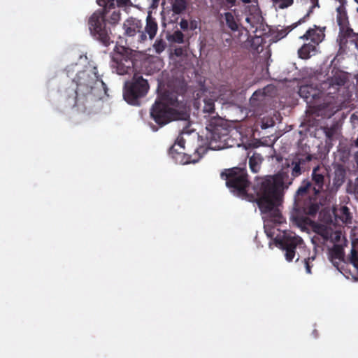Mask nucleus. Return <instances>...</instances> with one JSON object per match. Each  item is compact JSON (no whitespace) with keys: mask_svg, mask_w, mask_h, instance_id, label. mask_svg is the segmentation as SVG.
Segmentation results:
<instances>
[{"mask_svg":"<svg viewBox=\"0 0 358 358\" xmlns=\"http://www.w3.org/2000/svg\"><path fill=\"white\" fill-rule=\"evenodd\" d=\"M184 54V50L182 48H178L174 50V55L177 57H181Z\"/></svg>","mask_w":358,"mask_h":358,"instance_id":"nucleus-43","label":"nucleus"},{"mask_svg":"<svg viewBox=\"0 0 358 358\" xmlns=\"http://www.w3.org/2000/svg\"><path fill=\"white\" fill-rule=\"evenodd\" d=\"M355 159L357 163V167H358V151L355 155Z\"/></svg>","mask_w":358,"mask_h":358,"instance_id":"nucleus-48","label":"nucleus"},{"mask_svg":"<svg viewBox=\"0 0 358 358\" xmlns=\"http://www.w3.org/2000/svg\"><path fill=\"white\" fill-rule=\"evenodd\" d=\"M244 13L249 14L250 16H256L257 18H261L260 9L257 4H251L246 6L244 9Z\"/></svg>","mask_w":358,"mask_h":358,"instance_id":"nucleus-31","label":"nucleus"},{"mask_svg":"<svg viewBox=\"0 0 358 358\" xmlns=\"http://www.w3.org/2000/svg\"><path fill=\"white\" fill-rule=\"evenodd\" d=\"M348 39H349V38L345 37L341 34H338V38L337 39V41L338 42V44H339V47H340L339 50L340 51L345 50V49L346 48V45H347Z\"/></svg>","mask_w":358,"mask_h":358,"instance_id":"nucleus-34","label":"nucleus"},{"mask_svg":"<svg viewBox=\"0 0 358 358\" xmlns=\"http://www.w3.org/2000/svg\"><path fill=\"white\" fill-rule=\"evenodd\" d=\"M143 30L145 35H148L151 40L153 39L157 34L158 24L156 19L152 16L150 12L148 13L146 17V24L144 29L143 28Z\"/></svg>","mask_w":358,"mask_h":358,"instance_id":"nucleus-17","label":"nucleus"},{"mask_svg":"<svg viewBox=\"0 0 358 358\" xmlns=\"http://www.w3.org/2000/svg\"><path fill=\"white\" fill-rule=\"evenodd\" d=\"M315 257H308L306 259H304L303 264L306 268V273L308 274L311 273V268L313 266L312 264H310V262L314 261Z\"/></svg>","mask_w":358,"mask_h":358,"instance_id":"nucleus-38","label":"nucleus"},{"mask_svg":"<svg viewBox=\"0 0 358 358\" xmlns=\"http://www.w3.org/2000/svg\"><path fill=\"white\" fill-rule=\"evenodd\" d=\"M221 178L226 181V185L230 192L234 195L249 201L255 202V185L252 187V192L248 193L250 182L245 168L233 167L225 169L222 172Z\"/></svg>","mask_w":358,"mask_h":358,"instance_id":"nucleus-6","label":"nucleus"},{"mask_svg":"<svg viewBox=\"0 0 358 358\" xmlns=\"http://www.w3.org/2000/svg\"><path fill=\"white\" fill-rule=\"evenodd\" d=\"M273 3L280 9H285L294 3V0H272Z\"/></svg>","mask_w":358,"mask_h":358,"instance_id":"nucleus-32","label":"nucleus"},{"mask_svg":"<svg viewBox=\"0 0 358 358\" xmlns=\"http://www.w3.org/2000/svg\"><path fill=\"white\" fill-rule=\"evenodd\" d=\"M275 121L273 118H266L264 117L262 120V129H267L269 127H271L274 126Z\"/></svg>","mask_w":358,"mask_h":358,"instance_id":"nucleus-37","label":"nucleus"},{"mask_svg":"<svg viewBox=\"0 0 358 358\" xmlns=\"http://www.w3.org/2000/svg\"><path fill=\"white\" fill-rule=\"evenodd\" d=\"M132 50L115 45L111 55V67L119 75L129 74L134 71V62Z\"/></svg>","mask_w":358,"mask_h":358,"instance_id":"nucleus-9","label":"nucleus"},{"mask_svg":"<svg viewBox=\"0 0 358 358\" xmlns=\"http://www.w3.org/2000/svg\"><path fill=\"white\" fill-rule=\"evenodd\" d=\"M259 20L260 18H257V17L256 16L248 15L245 17V21L247 23L249 24V26L245 27V29L247 31H250L255 28V30L253 31L255 32L257 29V24H259Z\"/></svg>","mask_w":358,"mask_h":358,"instance_id":"nucleus-29","label":"nucleus"},{"mask_svg":"<svg viewBox=\"0 0 358 358\" xmlns=\"http://www.w3.org/2000/svg\"><path fill=\"white\" fill-rule=\"evenodd\" d=\"M111 10V13H109L106 17V21L107 20L111 24H115L120 20V10L119 8H115V6L110 7V11Z\"/></svg>","mask_w":358,"mask_h":358,"instance_id":"nucleus-28","label":"nucleus"},{"mask_svg":"<svg viewBox=\"0 0 358 358\" xmlns=\"http://www.w3.org/2000/svg\"><path fill=\"white\" fill-rule=\"evenodd\" d=\"M76 83V94L77 96L92 94L96 96L101 87L106 91V85L101 79H99L96 73L90 75L88 72L80 71L74 79Z\"/></svg>","mask_w":358,"mask_h":358,"instance_id":"nucleus-7","label":"nucleus"},{"mask_svg":"<svg viewBox=\"0 0 358 358\" xmlns=\"http://www.w3.org/2000/svg\"><path fill=\"white\" fill-rule=\"evenodd\" d=\"M280 248L285 251V257L287 262H292L296 255V248L304 247L303 239L296 234H285L282 238L276 240Z\"/></svg>","mask_w":358,"mask_h":358,"instance_id":"nucleus-10","label":"nucleus"},{"mask_svg":"<svg viewBox=\"0 0 358 358\" xmlns=\"http://www.w3.org/2000/svg\"><path fill=\"white\" fill-rule=\"evenodd\" d=\"M317 52V47L315 44L310 43H304L299 50L298 55L299 58L303 59H308L312 55H315Z\"/></svg>","mask_w":358,"mask_h":358,"instance_id":"nucleus-19","label":"nucleus"},{"mask_svg":"<svg viewBox=\"0 0 358 358\" xmlns=\"http://www.w3.org/2000/svg\"><path fill=\"white\" fill-rule=\"evenodd\" d=\"M188 0H171V10L175 15L184 13L188 8Z\"/></svg>","mask_w":358,"mask_h":358,"instance_id":"nucleus-20","label":"nucleus"},{"mask_svg":"<svg viewBox=\"0 0 358 358\" xmlns=\"http://www.w3.org/2000/svg\"><path fill=\"white\" fill-rule=\"evenodd\" d=\"M257 94V92H255L253 94H252V99H255V96Z\"/></svg>","mask_w":358,"mask_h":358,"instance_id":"nucleus-52","label":"nucleus"},{"mask_svg":"<svg viewBox=\"0 0 358 358\" xmlns=\"http://www.w3.org/2000/svg\"><path fill=\"white\" fill-rule=\"evenodd\" d=\"M348 78L342 71L336 72L331 78L321 85L320 89L313 85L301 86L299 94L308 107L316 110H333L348 103L352 93L345 86Z\"/></svg>","mask_w":358,"mask_h":358,"instance_id":"nucleus-1","label":"nucleus"},{"mask_svg":"<svg viewBox=\"0 0 358 358\" xmlns=\"http://www.w3.org/2000/svg\"><path fill=\"white\" fill-rule=\"evenodd\" d=\"M319 205L317 203H310L303 207V212L306 215H301L297 212L292 215V220L299 227H305L309 224L310 220L306 215L315 216L319 210Z\"/></svg>","mask_w":358,"mask_h":358,"instance_id":"nucleus-15","label":"nucleus"},{"mask_svg":"<svg viewBox=\"0 0 358 358\" xmlns=\"http://www.w3.org/2000/svg\"><path fill=\"white\" fill-rule=\"evenodd\" d=\"M327 174V170L324 166L317 165L313 169L310 182L313 186V194L315 196L318 195L324 190Z\"/></svg>","mask_w":358,"mask_h":358,"instance_id":"nucleus-13","label":"nucleus"},{"mask_svg":"<svg viewBox=\"0 0 358 358\" xmlns=\"http://www.w3.org/2000/svg\"><path fill=\"white\" fill-rule=\"evenodd\" d=\"M335 255L337 258L341 259L343 255V252L341 248H337L334 251Z\"/></svg>","mask_w":358,"mask_h":358,"instance_id":"nucleus-44","label":"nucleus"},{"mask_svg":"<svg viewBox=\"0 0 358 358\" xmlns=\"http://www.w3.org/2000/svg\"><path fill=\"white\" fill-rule=\"evenodd\" d=\"M327 27H320L314 24L312 27H310L306 33L299 37L302 40H310V43L315 44L316 47L321 43L325 38V31Z\"/></svg>","mask_w":358,"mask_h":358,"instance_id":"nucleus-16","label":"nucleus"},{"mask_svg":"<svg viewBox=\"0 0 358 358\" xmlns=\"http://www.w3.org/2000/svg\"><path fill=\"white\" fill-rule=\"evenodd\" d=\"M353 146L358 148V138L355 141L354 143L352 144Z\"/></svg>","mask_w":358,"mask_h":358,"instance_id":"nucleus-49","label":"nucleus"},{"mask_svg":"<svg viewBox=\"0 0 358 358\" xmlns=\"http://www.w3.org/2000/svg\"><path fill=\"white\" fill-rule=\"evenodd\" d=\"M334 214L336 217L338 218L343 223H351L352 217L347 206H341L338 210L334 211Z\"/></svg>","mask_w":358,"mask_h":358,"instance_id":"nucleus-24","label":"nucleus"},{"mask_svg":"<svg viewBox=\"0 0 358 358\" xmlns=\"http://www.w3.org/2000/svg\"><path fill=\"white\" fill-rule=\"evenodd\" d=\"M189 24V30L194 31L199 27V22L195 19H190Z\"/></svg>","mask_w":358,"mask_h":358,"instance_id":"nucleus-41","label":"nucleus"},{"mask_svg":"<svg viewBox=\"0 0 358 358\" xmlns=\"http://www.w3.org/2000/svg\"><path fill=\"white\" fill-rule=\"evenodd\" d=\"M185 140L183 139L182 137H178L176 143H174V145L173 146H175V149H177L176 147H179V149L180 150H184L185 149Z\"/></svg>","mask_w":358,"mask_h":358,"instance_id":"nucleus-39","label":"nucleus"},{"mask_svg":"<svg viewBox=\"0 0 358 358\" xmlns=\"http://www.w3.org/2000/svg\"><path fill=\"white\" fill-rule=\"evenodd\" d=\"M313 159L316 158L311 154L297 153L292 159L291 164L288 165L291 175L294 178H297L303 173L308 171Z\"/></svg>","mask_w":358,"mask_h":358,"instance_id":"nucleus-11","label":"nucleus"},{"mask_svg":"<svg viewBox=\"0 0 358 358\" xmlns=\"http://www.w3.org/2000/svg\"><path fill=\"white\" fill-rule=\"evenodd\" d=\"M102 9L95 11L89 18V29L92 36L104 46L113 43L111 31L106 24V17L110 12V7L115 6L114 0H96Z\"/></svg>","mask_w":358,"mask_h":358,"instance_id":"nucleus-5","label":"nucleus"},{"mask_svg":"<svg viewBox=\"0 0 358 358\" xmlns=\"http://www.w3.org/2000/svg\"><path fill=\"white\" fill-rule=\"evenodd\" d=\"M153 47L154 49L155 50V52L158 54H160L165 50L166 47V43L162 39L156 40L153 45Z\"/></svg>","mask_w":358,"mask_h":358,"instance_id":"nucleus-33","label":"nucleus"},{"mask_svg":"<svg viewBox=\"0 0 358 358\" xmlns=\"http://www.w3.org/2000/svg\"><path fill=\"white\" fill-rule=\"evenodd\" d=\"M129 0H117L118 6H127Z\"/></svg>","mask_w":358,"mask_h":358,"instance_id":"nucleus-46","label":"nucleus"},{"mask_svg":"<svg viewBox=\"0 0 358 358\" xmlns=\"http://www.w3.org/2000/svg\"><path fill=\"white\" fill-rule=\"evenodd\" d=\"M222 1L224 6L231 8L236 5V0H222Z\"/></svg>","mask_w":358,"mask_h":358,"instance_id":"nucleus-42","label":"nucleus"},{"mask_svg":"<svg viewBox=\"0 0 358 358\" xmlns=\"http://www.w3.org/2000/svg\"><path fill=\"white\" fill-rule=\"evenodd\" d=\"M312 196L315 195L313 194V189L310 180H303L296 191V196L298 199H300L304 197L310 199Z\"/></svg>","mask_w":358,"mask_h":358,"instance_id":"nucleus-18","label":"nucleus"},{"mask_svg":"<svg viewBox=\"0 0 358 358\" xmlns=\"http://www.w3.org/2000/svg\"><path fill=\"white\" fill-rule=\"evenodd\" d=\"M159 1L160 0H150V1H151L150 7L152 8H156L159 6Z\"/></svg>","mask_w":358,"mask_h":358,"instance_id":"nucleus-45","label":"nucleus"},{"mask_svg":"<svg viewBox=\"0 0 358 358\" xmlns=\"http://www.w3.org/2000/svg\"><path fill=\"white\" fill-rule=\"evenodd\" d=\"M152 130H153V131H157V130H158V127H156V126H155V125H152Z\"/></svg>","mask_w":358,"mask_h":358,"instance_id":"nucleus-50","label":"nucleus"},{"mask_svg":"<svg viewBox=\"0 0 358 358\" xmlns=\"http://www.w3.org/2000/svg\"><path fill=\"white\" fill-rule=\"evenodd\" d=\"M348 191L350 193H352L356 196H358V177L355 178L353 182H350L348 185Z\"/></svg>","mask_w":358,"mask_h":358,"instance_id":"nucleus-35","label":"nucleus"},{"mask_svg":"<svg viewBox=\"0 0 358 358\" xmlns=\"http://www.w3.org/2000/svg\"><path fill=\"white\" fill-rule=\"evenodd\" d=\"M264 159L259 153H254L249 157V166L252 172L258 173L261 169V165Z\"/></svg>","mask_w":358,"mask_h":358,"instance_id":"nucleus-22","label":"nucleus"},{"mask_svg":"<svg viewBox=\"0 0 358 358\" xmlns=\"http://www.w3.org/2000/svg\"><path fill=\"white\" fill-rule=\"evenodd\" d=\"M185 36L180 30L173 31L172 34L168 36V40L171 43H183Z\"/></svg>","mask_w":358,"mask_h":358,"instance_id":"nucleus-30","label":"nucleus"},{"mask_svg":"<svg viewBox=\"0 0 358 358\" xmlns=\"http://www.w3.org/2000/svg\"><path fill=\"white\" fill-rule=\"evenodd\" d=\"M203 113L207 119L206 129L208 131L207 139L209 148L222 150L228 146L230 126L224 119L215 111V102L212 99H203Z\"/></svg>","mask_w":358,"mask_h":358,"instance_id":"nucleus-3","label":"nucleus"},{"mask_svg":"<svg viewBox=\"0 0 358 358\" xmlns=\"http://www.w3.org/2000/svg\"><path fill=\"white\" fill-rule=\"evenodd\" d=\"M242 1L245 3H249L251 2V0H242Z\"/></svg>","mask_w":358,"mask_h":358,"instance_id":"nucleus-51","label":"nucleus"},{"mask_svg":"<svg viewBox=\"0 0 358 358\" xmlns=\"http://www.w3.org/2000/svg\"><path fill=\"white\" fill-rule=\"evenodd\" d=\"M149 90V84L147 80L142 76L134 74L131 80L124 83L123 88L124 99L133 106H138L140 99L145 96Z\"/></svg>","mask_w":358,"mask_h":358,"instance_id":"nucleus-8","label":"nucleus"},{"mask_svg":"<svg viewBox=\"0 0 358 358\" xmlns=\"http://www.w3.org/2000/svg\"><path fill=\"white\" fill-rule=\"evenodd\" d=\"M311 12H312V10H310L308 12V13L304 17L301 18L297 22L292 24L291 26L287 27L285 29H281L280 31H279L278 32V36L280 37V38L286 36L287 35V34L289 31H291L293 29L296 28L298 25L305 22L307 20V19L308 18V17L310 16V14Z\"/></svg>","mask_w":358,"mask_h":358,"instance_id":"nucleus-25","label":"nucleus"},{"mask_svg":"<svg viewBox=\"0 0 358 358\" xmlns=\"http://www.w3.org/2000/svg\"><path fill=\"white\" fill-rule=\"evenodd\" d=\"M332 135H333V132H332L331 131H329H329H327L326 132V136H327V137L328 138H329V139L332 137Z\"/></svg>","mask_w":358,"mask_h":358,"instance_id":"nucleus-47","label":"nucleus"},{"mask_svg":"<svg viewBox=\"0 0 358 358\" xmlns=\"http://www.w3.org/2000/svg\"><path fill=\"white\" fill-rule=\"evenodd\" d=\"M350 261L353 264V266L358 270V253L354 248H352L351 250Z\"/></svg>","mask_w":358,"mask_h":358,"instance_id":"nucleus-36","label":"nucleus"},{"mask_svg":"<svg viewBox=\"0 0 358 358\" xmlns=\"http://www.w3.org/2000/svg\"><path fill=\"white\" fill-rule=\"evenodd\" d=\"M339 34H342L343 36L349 38L350 39V41L352 43H355L356 46H357V40H358V34L355 33L353 31V29L350 27H348L347 25H344L343 27H340V31Z\"/></svg>","mask_w":358,"mask_h":358,"instance_id":"nucleus-26","label":"nucleus"},{"mask_svg":"<svg viewBox=\"0 0 358 358\" xmlns=\"http://www.w3.org/2000/svg\"><path fill=\"white\" fill-rule=\"evenodd\" d=\"M182 103L178 99L176 92L166 91L155 102L150 108L151 118L159 126L163 127L173 120H187L189 114L179 111Z\"/></svg>","mask_w":358,"mask_h":358,"instance_id":"nucleus-4","label":"nucleus"},{"mask_svg":"<svg viewBox=\"0 0 358 358\" xmlns=\"http://www.w3.org/2000/svg\"><path fill=\"white\" fill-rule=\"evenodd\" d=\"M345 175V170L342 166H338L335 169L333 184L336 187H339L344 183Z\"/></svg>","mask_w":358,"mask_h":358,"instance_id":"nucleus-23","label":"nucleus"},{"mask_svg":"<svg viewBox=\"0 0 358 358\" xmlns=\"http://www.w3.org/2000/svg\"><path fill=\"white\" fill-rule=\"evenodd\" d=\"M180 29L185 31L188 29H189V21L185 18H182L180 23H179Z\"/></svg>","mask_w":358,"mask_h":358,"instance_id":"nucleus-40","label":"nucleus"},{"mask_svg":"<svg viewBox=\"0 0 358 358\" xmlns=\"http://www.w3.org/2000/svg\"><path fill=\"white\" fill-rule=\"evenodd\" d=\"M357 13H358V8H357Z\"/></svg>","mask_w":358,"mask_h":358,"instance_id":"nucleus-53","label":"nucleus"},{"mask_svg":"<svg viewBox=\"0 0 358 358\" xmlns=\"http://www.w3.org/2000/svg\"><path fill=\"white\" fill-rule=\"evenodd\" d=\"M224 19L226 21L227 26L233 31H236L238 30L239 23L238 20H237L234 15L230 12H227L224 13Z\"/></svg>","mask_w":358,"mask_h":358,"instance_id":"nucleus-27","label":"nucleus"},{"mask_svg":"<svg viewBox=\"0 0 358 358\" xmlns=\"http://www.w3.org/2000/svg\"><path fill=\"white\" fill-rule=\"evenodd\" d=\"M340 5L336 8L337 11V22L339 27H343L348 24V15L345 10V3L343 0H338Z\"/></svg>","mask_w":358,"mask_h":358,"instance_id":"nucleus-21","label":"nucleus"},{"mask_svg":"<svg viewBox=\"0 0 358 358\" xmlns=\"http://www.w3.org/2000/svg\"><path fill=\"white\" fill-rule=\"evenodd\" d=\"M208 148L205 146L197 148L192 155H188L184 152L175 149V146H171L169 149V155L176 160L182 164L189 163H196L206 153Z\"/></svg>","mask_w":358,"mask_h":358,"instance_id":"nucleus-12","label":"nucleus"},{"mask_svg":"<svg viewBox=\"0 0 358 358\" xmlns=\"http://www.w3.org/2000/svg\"><path fill=\"white\" fill-rule=\"evenodd\" d=\"M294 178L289 174V170L282 169L278 174L267 176L255 182L256 203L262 214H270L271 221L275 223L282 222V216L277 208L280 201L283 190L292 184Z\"/></svg>","mask_w":358,"mask_h":358,"instance_id":"nucleus-2","label":"nucleus"},{"mask_svg":"<svg viewBox=\"0 0 358 358\" xmlns=\"http://www.w3.org/2000/svg\"><path fill=\"white\" fill-rule=\"evenodd\" d=\"M123 28L126 36H134L138 34V41L143 42L147 40V36L143 30V22L141 20L131 17L124 21Z\"/></svg>","mask_w":358,"mask_h":358,"instance_id":"nucleus-14","label":"nucleus"}]
</instances>
